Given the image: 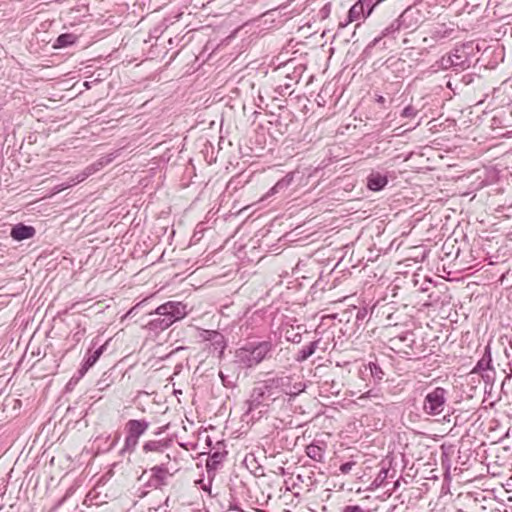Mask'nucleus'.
<instances>
[{"label": "nucleus", "instance_id": "nucleus-8", "mask_svg": "<svg viewBox=\"0 0 512 512\" xmlns=\"http://www.w3.org/2000/svg\"><path fill=\"white\" fill-rule=\"evenodd\" d=\"M76 37L73 34H62L57 38V44L59 47L71 45L75 42Z\"/></svg>", "mask_w": 512, "mask_h": 512}, {"label": "nucleus", "instance_id": "nucleus-1", "mask_svg": "<svg viewBox=\"0 0 512 512\" xmlns=\"http://www.w3.org/2000/svg\"><path fill=\"white\" fill-rule=\"evenodd\" d=\"M445 390L441 387L435 388L427 394L424 402V410L430 415L440 414L445 405Z\"/></svg>", "mask_w": 512, "mask_h": 512}, {"label": "nucleus", "instance_id": "nucleus-4", "mask_svg": "<svg viewBox=\"0 0 512 512\" xmlns=\"http://www.w3.org/2000/svg\"><path fill=\"white\" fill-rule=\"evenodd\" d=\"M35 228L23 224L15 225L11 230V237L17 241L32 238L35 235Z\"/></svg>", "mask_w": 512, "mask_h": 512}, {"label": "nucleus", "instance_id": "nucleus-5", "mask_svg": "<svg viewBox=\"0 0 512 512\" xmlns=\"http://www.w3.org/2000/svg\"><path fill=\"white\" fill-rule=\"evenodd\" d=\"M271 346L267 342L260 343L256 346L250 354L249 365H256L260 363L270 351Z\"/></svg>", "mask_w": 512, "mask_h": 512}, {"label": "nucleus", "instance_id": "nucleus-9", "mask_svg": "<svg viewBox=\"0 0 512 512\" xmlns=\"http://www.w3.org/2000/svg\"><path fill=\"white\" fill-rule=\"evenodd\" d=\"M306 450L310 458L317 459L321 457V449L316 445H309Z\"/></svg>", "mask_w": 512, "mask_h": 512}, {"label": "nucleus", "instance_id": "nucleus-10", "mask_svg": "<svg viewBox=\"0 0 512 512\" xmlns=\"http://www.w3.org/2000/svg\"><path fill=\"white\" fill-rule=\"evenodd\" d=\"M352 465V463H344L340 466V471L346 474L351 470Z\"/></svg>", "mask_w": 512, "mask_h": 512}, {"label": "nucleus", "instance_id": "nucleus-3", "mask_svg": "<svg viewBox=\"0 0 512 512\" xmlns=\"http://www.w3.org/2000/svg\"><path fill=\"white\" fill-rule=\"evenodd\" d=\"M148 423L141 420H129L126 423V439L125 442L128 446H136L139 437L147 430Z\"/></svg>", "mask_w": 512, "mask_h": 512}, {"label": "nucleus", "instance_id": "nucleus-7", "mask_svg": "<svg viewBox=\"0 0 512 512\" xmlns=\"http://www.w3.org/2000/svg\"><path fill=\"white\" fill-rule=\"evenodd\" d=\"M367 0H359L349 10V19L351 22L357 21L361 18H367L368 12L365 14Z\"/></svg>", "mask_w": 512, "mask_h": 512}, {"label": "nucleus", "instance_id": "nucleus-6", "mask_svg": "<svg viewBox=\"0 0 512 512\" xmlns=\"http://www.w3.org/2000/svg\"><path fill=\"white\" fill-rule=\"evenodd\" d=\"M387 183V177L378 172L371 173L367 178V187L372 191L381 190L387 185Z\"/></svg>", "mask_w": 512, "mask_h": 512}, {"label": "nucleus", "instance_id": "nucleus-2", "mask_svg": "<svg viewBox=\"0 0 512 512\" xmlns=\"http://www.w3.org/2000/svg\"><path fill=\"white\" fill-rule=\"evenodd\" d=\"M156 314L168 316L170 323L184 318L187 315L186 305L181 302L169 301L156 309Z\"/></svg>", "mask_w": 512, "mask_h": 512}]
</instances>
